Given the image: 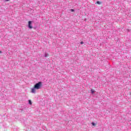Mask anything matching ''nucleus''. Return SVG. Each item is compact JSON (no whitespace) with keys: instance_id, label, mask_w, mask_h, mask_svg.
Returning <instances> with one entry per match:
<instances>
[{"instance_id":"obj_4","label":"nucleus","mask_w":131,"mask_h":131,"mask_svg":"<svg viewBox=\"0 0 131 131\" xmlns=\"http://www.w3.org/2000/svg\"><path fill=\"white\" fill-rule=\"evenodd\" d=\"M48 56H49V54L45 53V57H48Z\"/></svg>"},{"instance_id":"obj_9","label":"nucleus","mask_w":131,"mask_h":131,"mask_svg":"<svg viewBox=\"0 0 131 131\" xmlns=\"http://www.w3.org/2000/svg\"><path fill=\"white\" fill-rule=\"evenodd\" d=\"M71 12H74V10L73 9H71Z\"/></svg>"},{"instance_id":"obj_5","label":"nucleus","mask_w":131,"mask_h":131,"mask_svg":"<svg viewBox=\"0 0 131 131\" xmlns=\"http://www.w3.org/2000/svg\"><path fill=\"white\" fill-rule=\"evenodd\" d=\"M97 4H98V5H100L101 3L99 1H97Z\"/></svg>"},{"instance_id":"obj_1","label":"nucleus","mask_w":131,"mask_h":131,"mask_svg":"<svg viewBox=\"0 0 131 131\" xmlns=\"http://www.w3.org/2000/svg\"><path fill=\"white\" fill-rule=\"evenodd\" d=\"M41 85H42V82H38L34 85V88L31 89V93L33 94H35L36 92V90H40L41 88Z\"/></svg>"},{"instance_id":"obj_7","label":"nucleus","mask_w":131,"mask_h":131,"mask_svg":"<svg viewBox=\"0 0 131 131\" xmlns=\"http://www.w3.org/2000/svg\"><path fill=\"white\" fill-rule=\"evenodd\" d=\"M92 125H95L96 124H95V123H94V122H92Z\"/></svg>"},{"instance_id":"obj_6","label":"nucleus","mask_w":131,"mask_h":131,"mask_svg":"<svg viewBox=\"0 0 131 131\" xmlns=\"http://www.w3.org/2000/svg\"><path fill=\"white\" fill-rule=\"evenodd\" d=\"M92 94H94L95 93V91H94L93 90H91Z\"/></svg>"},{"instance_id":"obj_2","label":"nucleus","mask_w":131,"mask_h":131,"mask_svg":"<svg viewBox=\"0 0 131 131\" xmlns=\"http://www.w3.org/2000/svg\"><path fill=\"white\" fill-rule=\"evenodd\" d=\"M32 21H28V28H29V29H32V28H33V27L32 26Z\"/></svg>"},{"instance_id":"obj_10","label":"nucleus","mask_w":131,"mask_h":131,"mask_svg":"<svg viewBox=\"0 0 131 131\" xmlns=\"http://www.w3.org/2000/svg\"><path fill=\"white\" fill-rule=\"evenodd\" d=\"M5 2H10V0H5Z\"/></svg>"},{"instance_id":"obj_8","label":"nucleus","mask_w":131,"mask_h":131,"mask_svg":"<svg viewBox=\"0 0 131 131\" xmlns=\"http://www.w3.org/2000/svg\"><path fill=\"white\" fill-rule=\"evenodd\" d=\"M80 44H81V45H83V41H81V42H80Z\"/></svg>"},{"instance_id":"obj_11","label":"nucleus","mask_w":131,"mask_h":131,"mask_svg":"<svg viewBox=\"0 0 131 131\" xmlns=\"http://www.w3.org/2000/svg\"><path fill=\"white\" fill-rule=\"evenodd\" d=\"M0 54H2V51H0Z\"/></svg>"},{"instance_id":"obj_3","label":"nucleus","mask_w":131,"mask_h":131,"mask_svg":"<svg viewBox=\"0 0 131 131\" xmlns=\"http://www.w3.org/2000/svg\"><path fill=\"white\" fill-rule=\"evenodd\" d=\"M29 104H30V105H32V102H31V100H29Z\"/></svg>"}]
</instances>
